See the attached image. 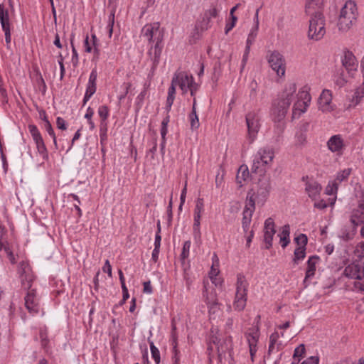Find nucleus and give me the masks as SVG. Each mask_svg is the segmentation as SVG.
I'll list each match as a JSON object with an SVG mask.
<instances>
[{"mask_svg":"<svg viewBox=\"0 0 364 364\" xmlns=\"http://www.w3.org/2000/svg\"><path fill=\"white\" fill-rule=\"evenodd\" d=\"M295 82H288L285 85L283 91L274 100L272 108V117L273 121L277 123L276 129L278 134H281L284 129V122H282L289 110L292 100L296 97V101L293 105L292 117L299 118L304 113L309 106L311 97L309 92V88L306 86L301 88L298 93Z\"/></svg>","mask_w":364,"mask_h":364,"instance_id":"f257e3e1","label":"nucleus"},{"mask_svg":"<svg viewBox=\"0 0 364 364\" xmlns=\"http://www.w3.org/2000/svg\"><path fill=\"white\" fill-rule=\"evenodd\" d=\"M141 36L148 43L147 55L152 62V69L158 66L164 46V29L159 22L146 24L141 31Z\"/></svg>","mask_w":364,"mask_h":364,"instance_id":"f03ea898","label":"nucleus"},{"mask_svg":"<svg viewBox=\"0 0 364 364\" xmlns=\"http://www.w3.org/2000/svg\"><path fill=\"white\" fill-rule=\"evenodd\" d=\"M274 153L270 147L260 148L253 156L251 170L259 176H264L272 165Z\"/></svg>","mask_w":364,"mask_h":364,"instance_id":"7ed1b4c3","label":"nucleus"},{"mask_svg":"<svg viewBox=\"0 0 364 364\" xmlns=\"http://www.w3.org/2000/svg\"><path fill=\"white\" fill-rule=\"evenodd\" d=\"M249 283L242 274L237 275L235 284V295L233 301V308L235 311H242L245 309L247 300Z\"/></svg>","mask_w":364,"mask_h":364,"instance_id":"20e7f679","label":"nucleus"},{"mask_svg":"<svg viewBox=\"0 0 364 364\" xmlns=\"http://www.w3.org/2000/svg\"><path fill=\"white\" fill-rule=\"evenodd\" d=\"M308 36L311 39L318 41L325 35V23L322 12L310 16Z\"/></svg>","mask_w":364,"mask_h":364,"instance_id":"39448f33","label":"nucleus"},{"mask_svg":"<svg viewBox=\"0 0 364 364\" xmlns=\"http://www.w3.org/2000/svg\"><path fill=\"white\" fill-rule=\"evenodd\" d=\"M358 62L352 52L346 50L343 58V80L355 78L358 75Z\"/></svg>","mask_w":364,"mask_h":364,"instance_id":"423d86ee","label":"nucleus"},{"mask_svg":"<svg viewBox=\"0 0 364 364\" xmlns=\"http://www.w3.org/2000/svg\"><path fill=\"white\" fill-rule=\"evenodd\" d=\"M358 9L353 1H347L343 6V31H348L356 23Z\"/></svg>","mask_w":364,"mask_h":364,"instance_id":"0eeeda50","label":"nucleus"},{"mask_svg":"<svg viewBox=\"0 0 364 364\" xmlns=\"http://www.w3.org/2000/svg\"><path fill=\"white\" fill-rule=\"evenodd\" d=\"M267 61L270 68L277 75L283 77L286 73V60L284 55L277 50H274L267 56Z\"/></svg>","mask_w":364,"mask_h":364,"instance_id":"6e6552de","label":"nucleus"},{"mask_svg":"<svg viewBox=\"0 0 364 364\" xmlns=\"http://www.w3.org/2000/svg\"><path fill=\"white\" fill-rule=\"evenodd\" d=\"M344 274L348 278L355 279L353 284L356 289L364 291V282H361L362 279H364L363 274L358 262H353L346 267Z\"/></svg>","mask_w":364,"mask_h":364,"instance_id":"1a4fd4ad","label":"nucleus"},{"mask_svg":"<svg viewBox=\"0 0 364 364\" xmlns=\"http://www.w3.org/2000/svg\"><path fill=\"white\" fill-rule=\"evenodd\" d=\"M17 272L23 289H30L33 281V274L29 264L26 261L19 263Z\"/></svg>","mask_w":364,"mask_h":364,"instance_id":"9d476101","label":"nucleus"},{"mask_svg":"<svg viewBox=\"0 0 364 364\" xmlns=\"http://www.w3.org/2000/svg\"><path fill=\"white\" fill-rule=\"evenodd\" d=\"M245 336L249 346L251 360L254 362L255 356L257 351V343L259 338V326H255L252 328H249Z\"/></svg>","mask_w":364,"mask_h":364,"instance_id":"9b49d317","label":"nucleus"},{"mask_svg":"<svg viewBox=\"0 0 364 364\" xmlns=\"http://www.w3.org/2000/svg\"><path fill=\"white\" fill-rule=\"evenodd\" d=\"M246 123L248 132V138L250 142H253L259 130V117L255 112H250L246 115Z\"/></svg>","mask_w":364,"mask_h":364,"instance_id":"f8f14e48","label":"nucleus"},{"mask_svg":"<svg viewBox=\"0 0 364 364\" xmlns=\"http://www.w3.org/2000/svg\"><path fill=\"white\" fill-rule=\"evenodd\" d=\"M213 343L217 345L218 352V359L220 362L222 361L223 355L228 353L230 360H233V342L231 336H227L222 341L215 338Z\"/></svg>","mask_w":364,"mask_h":364,"instance_id":"ddd939ff","label":"nucleus"},{"mask_svg":"<svg viewBox=\"0 0 364 364\" xmlns=\"http://www.w3.org/2000/svg\"><path fill=\"white\" fill-rule=\"evenodd\" d=\"M28 291L24 298L25 306L28 311L34 316L39 313L41 305L39 298L36 294V290L33 289H28Z\"/></svg>","mask_w":364,"mask_h":364,"instance_id":"4468645a","label":"nucleus"},{"mask_svg":"<svg viewBox=\"0 0 364 364\" xmlns=\"http://www.w3.org/2000/svg\"><path fill=\"white\" fill-rule=\"evenodd\" d=\"M173 79L176 80L177 85L179 86L183 93L188 92V88L196 83L193 77L184 72L175 73Z\"/></svg>","mask_w":364,"mask_h":364,"instance_id":"2eb2a0df","label":"nucleus"},{"mask_svg":"<svg viewBox=\"0 0 364 364\" xmlns=\"http://www.w3.org/2000/svg\"><path fill=\"white\" fill-rule=\"evenodd\" d=\"M276 233L274 221L272 218L265 220L264 224V241L266 249L272 246L274 235Z\"/></svg>","mask_w":364,"mask_h":364,"instance_id":"dca6fc26","label":"nucleus"},{"mask_svg":"<svg viewBox=\"0 0 364 364\" xmlns=\"http://www.w3.org/2000/svg\"><path fill=\"white\" fill-rule=\"evenodd\" d=\"M92 41H89L88 35H86L84 40L85 50L87 53H93L94 58L98 59L100 54V50L99 48L100 43L95 34H92Z\"/></svg>","mask_w":364,"mask_h":364,"instance_id":"f3484780","label":"nucleus"},{"mask_svg":"<svg viewBox=\"0 0 364 364\" xmlns=\"http://www.w3.org/2000/svg\"><path fill=\"white\" fill-rule=\"evenodd\" d=\"M208 283L205 281L203 282V296L205 299V301L210 310L214 309L218 304L217 294L214 289L209 290L208 287Z\"/></svg>","mask_w":364,"mask_h":364,"instance_id":"a211bd4d","label":"nucleus"},{"mask_svg":"<svg viewBox=\"0 0 364 364\" xmlns=\"http://www.w3.org/2000/svg\"><path fill=\"white\" fill-rule=\"evenodd\" d=\"M319 260V257L316 255H313L309 257V259L307 260L306 262L307 267L306 270V275L304 279V284H305V287L308 286L309 279H311L312 277H314L316 270V265L318 263Z\"/></svg>","mask_w":364,"mask_h":364,"instance_id":"6ab92c4d","label":"nucleus"},{"mask_svg":"<svg viewBox=\"0 0 364 364\" xmlns=\"http://www.w3.org/2000/svg\"><path fill=\"white\" fill-rule=\"evenodd\" d=\"M280 335L277 331H274L269 336V343L268 348V353L271 354L282 350L286 344L279 340Z\"/></svg>","mask_w":364,"mask_h":364,"instance_id":"aec40b11","label":"nucleus"},{"mask_svg":"<svg viewBox=\"0 0 364 364\" xmlns=\"http://www.w3.org/2000/svg\"><path fill=\"white\" fill-rule=\"evenodd\" d=\"M332 95L329 90H324L318 98L319 109L323 112H329L333 109L331 105Z\"/></svg>","mask_w":364,"mask_h":364,"instance_id":"412c9836","label":"nucleus"},{"mask_svg":"<svg viewBox=\"0 0 364 364\" xmlns=\"http://www.w3.org/2000/svg\"><path fill=\"white\" fill-rule=\"evenodd\" d=\"M321 186L314 180H308L305 184V191L309 198L316 200L320 195Z\"/></svg>","mask_w":364,"mask_h":364,"instance_id":"4be33fe9","label":"nucleus"},{"mask_svg":"<svg viewBox=\"0 0 364 364\" xmlns=\"http://www.w3.org/2000/svg\"><path fill=\"white\" fill-rule=\"evenodd\" d=\"M325 0H307L305 10L309 16L316 14V12H322Z\"/></svg>","mask_w":364,"mask_h":364,"instance_id":"5701e85b","label":"nucleus"},{"mask_svg":"<svg viewBox=\"0 0 364 364\" xmlns=\"http://www.w3.org/2000/svg\"><path fill=\"white\" fill-rule=\"evenodd\" d=\"M97 72L96 69H92L86 85L85 93L90 96H92L97 90Z\"/></svg>","mask_w":364,"mask_h":364,"instance_id":"b1692460","label":"nucleus"},{"mask_svg":"<svg viewBox=\"0 0 364 364\" xmlns=\"http://www.w3.org/2000/svg\"><path fill=\"white\" fill-rule=\"evenodd\" d=\"M363 97H364V83L358 87L351 96L348 97L349 104L347 105V109L356 106Z\"/></svg>","mask_w":364,"mask_h":364,"instance_id":"393cba45","label":"nucleus"},{"mask_svg":"<svg viewBox=\"0 0 364 364\" xmlns=\"http://www.w3.org/2000/svg\"><path fill=\"white\" fill-rule=\"evenodd\" d=\"M271 181L269 178L259 180V188L257 190V195L262 198L264 200L269 196L271 191Z\"/></svg>","mask_w":364,"mask_h":364,"instance_id":"a878e982","label":"nucleus"},{"mask_svg":"<svg viewBox=\"0 0 364 364\" xmlns=\"http://www.w3.org/2000/svg\"><path fill=\"white\" fill-rule=\"evenodd\" d=\"M327 146L331 151L339 154L341 151V136L340 134L332 136L327 141Z\"/></svg>","mask_w":364,"mask_h":364,"instance_id":"bb28decb","label":"nucleus"},{"mask_svg":"<svg viewBox=\"0 0 364 364\" xmlns=\"http://www.w3.org/2000/svg\"><path fill=\"white\" fill-rule=\"evenodd\" d=\"M255 193L252 190L247 193V198H246V202H245V206L242 213H247V214L252 215L253 213L255 212Z\"/></svg>","mask_w":364,"mask_h":364,"instance_id":"cd10ccee","label":"nucleus"},{"mask_svg":"<svg viewBox=\"0 0 364 364\" xmlns=\"http://www.w3.org/2000/svg\"><path fill=\"white\" fill-rule=\"evenodd\" d=\"M28 128L33 140L36 144V149L39 146H43L45 143L38 127L34 124H29Z\"/></svg>","mask_w":364,"mask_h":364,"instance_id":"c85d7f7f","label":"nucleus"},{"mask_svg":"<svg viewBox=\"0 0 364 364\" xmlns=\"http://www.w3.org/2000/svg\"><path fill=\"white\" fill-rule=\"evenodd\" d=\"M290 226L287 224L282 228L281 232L278 235L280 238V243L283 248H285L290 242Z\"/></svg>","mask_w":364,"mask_h":364,"instance_id":"c756f323","label":"nucleus"},{"mask_svg":"<svg viewBox=\"0 0 364 364\" xmlns=\"http://www.w3.org/2000/svg\"><path fill=\"white\" fill-rule=\"evenodd\" d=\"M0 23L2 28L11 27L9 11L2 4H0Z\"/></svg>","mask_w":364,"mask_h":364,"instance_id":"7c9ffc66","label":"nucleus"},{"mask_svg":"<svg viewBox=\"0 0 364 364\" xmlns=\"http://www.w3.org/2000/svg\"><path fill=\"white\" fill-rule=\"evenodd\" d=\"M218 14V10L216 8H212L207 11L204 14L203 21L205 25L201 26V29L207 30L209 27V23L212 18H216Z\"/></svg>","mask_w":364,"mask_h":364,"instance_id":"2f4dec72","label":"nucleus"},{"mask_svg":"<svg viewBox=\"0 0 364 364\" xmlns=\"http://www.w3.org/2000/svg\"><path fill=\"white\" fill-rule=\"evenodd\" d=\"M249 173V170L247 166L242 165L239 168L236 180L240 186H242V183L248 178Z\"/></svg>","mask_w":364,"mask_h":364,"instance_id":"473e14b6","label":"nucleus"},{"mask_svg":"<svg viewBox=\"0 0 364 364\" xmlns=\"http://www.w3.org/2000/svg\"><path fill=\"white\" fill-rule=\"evenodd\" d=\"M148 342H149V346H150L151 358H153V360H154L156 364H159L160 361H161V355H160L159 350L154 345V342L150 340V338L148 339Z\"/></svg>","mask_w":364,"mask_h":364,"instance_id":"72a5a7b5","label":"nucleus"},{"mask_svg":"<svg viewBox=\"0 0 364 364\" xmlns=\"http://www.w3.org/2000/svg\"><path fill=\"white\" fill-rule=\"evenodd\" d=\"M97 113L99 117L101 119V127L105 124L106 125L105 122L109 117V110L107 105H101L98 107Z\"/></svg>","mask_w":364,"mask_h":364,"instance_id":"f704fd0d","label":"nucleus"},{"mask_svg":"<svg viewBox=\"0 0 364 364\" xmlns=\"http://www.w3.org/2000/svg\"><path fill=\"white\" fill-rule=\"evenodd\" d=\"M294 257L293 259V261L295 264H298L301 260H303L306 257V247H296L294 250Z\"/></svg>","mask_w":364,"mask_h":364,"instance_id":"c9c22d12","label":"nucleus"},{"mask_svg":"<svg viewBox=\"0 0 364 364\" xmlns=\"http://www.w3.org/2000/svg\"><path fill=\"white\" fill-rule=\"evenodd\" d=\"M259 27L257 26H253L252 28L250 31V33L248 34L247 41H246V46L251 47V46L255 43V39L257 36Z\"/></svg>","mask_w":364,"mask_h":364,"instance_id":"e433bc0d","label":"nucleus"},{"mask_svg":"<svg viewBox=\"0 0 364 364\" xmlns=\"http://www.w3.org/2000/svg\"><path fill=\"white\" fill-rule=\"evenodd\" d=\"M189 121L191 124V128L193 129H196L199 127L200 123H199V119L197 115L196 110H192L191 112L189 114Z\"/></svg>","mask_w":364,"mask_h":364,"instance_id":"4c0bfd02","label":"nucleus"},{"mask_svg":"<svg viewBox=\"0 0 364 364\" xmlns=\"http://www.w3.org/2000/svg\"><path fill=\"white\" fill-rule=\"evenodd\" d=\"M252 215L242 213V228L245 233H247L252 221Z\"/></svg>","mask_w":364,"mask_h":364,"instance_id":"58836bf2","label":"nucleus"},{"mask_svg":"<svg viewBox=\"0 0 364 364\" xmlns=\"http://www.w3.org/2000/svg\"><path fill=\"white\" fill-rule=\"evenodd\" d=\"M42 119L44 122V124H43L44 129L48 132V134L50 136H54V135L55 134L54 132V130H53V129L52 127L51 124L50 123L49 120L48 119V117H47L45 112H43Z\"/></svg>","mask_w":364,"mask_h":364,"instance_id":"ea45409f","label":"nucleus"},{"mask_svg":"<svg viewBox=\"0 0 364 364\" xmlns=\"http://www.w3.org/2000/svg\"><path fill=\"white\" fill-rule=\"evenodd\" d=\"M338 183L336 181H330L326 188V193L328 196L334 195L338 191Z\"/></svg>","mask_w":364,"mask_h":364,"instance_id":"a19ab883","label":"nucleus"},{"mask_svg":"<svg viewBox=\"0 0 364 364\" xmlns=\"http://www.w3.org/2000/svg\"><path fill=\"white\" fill-rule=\"evenodd\" d=\"M114 24V11H112L108 17V23L107 26V30L108 31V36L110 38L113 33V27Z\"/></svg>","mask_w":364,"mask_h":364,"instance_id":"79ce46f5","label":"nucleus"},{"mask_svg":"<svg viewBox=\"0 0 364 364\" xmlns=\"http://www.w3.org/2000/svg\"><path fill=\"white\" fill-rule=\"evenodd\" d=\"M74 38V36L72 35V38L70 39L71 41V47H72V58H71V62L73 63V65L74 67H77L79 63V58H78V53L77 52V50L75 49L73 43V38Z\"/></svg>","mask_w":364,"mask_h":364,"instance_id":"37998d69","label":"nucleus"},{"mask_svg":"<svg viewBox=\"0 0 364 364\" xmlns=\"http://www.w3.org/2000/svg\"><path fill=\"white\" fill-rule=\"evenodd\" d=\"M191 245V242L190 240H187V241L184 242L183 248H182V252L181 254V259L184 260L188 257Z\"/></svg>","mask_w":364,"mask_h":364,"instance_id":"c03bdc74","label":"nucleus"},{"mask_svg":"<svg viewBox=\"0 0 364 364\" xmlns=\"http://www.w3.org/2000/svg\"><path fill=\"white\" fill-rule=\"evenodd\" d=\"M147 94V91L146 89H144L136 97L135 104L137 107V109H141L142 107V105L144 103V100L145 99V97Z\"/></svg>","mask_w":364,"mask_h":364,"instance_id":"a18cd8bd","label":"nucleus"},{"mask_svg":"<svg viewBox=\"0 0 364 364\" xmlns=\"http://www.w3.org/2000/svg\"><path fill=\"white\" fill-rule=\"evenodd\" d=\"M305 354V346L304 344H300L298 347L294 349L293 357L294 358H299V360L301 358L304 356Z\"/></svg>","mask_w":364,"mask_h":364,"instance_id":"49530a36","label":"nucleus"},{"mask_svg":"<svg viewBox=\"0 0 364 364\" xmlns=\"http://www.w3.org/2000/svg\"><path fill=\"white\" fill-rule=\"evenodd\" d=\"M294 240L299 245V247H306V245L308 242V238L305 234H300L299 236L294 238Z\"/></svg>","mask_w":364,"mask_h":364,"instance_id":"de8ad7c7","label":"nucleus"},{"mask_svg":"<svg viewBox=\"0 0 364 364\" xmlns=\"http://www.w3.org/2000/svg\"><path fill=\"white\" fill-rule=\"evenodd\" d=\"M355 255L358 258L364 257V241L358 243L353 251Z\"/></svg>","mask_w":364,"mask_h":364,"instance_id":"09e8293b","label":"nucleus"},{"mask_svg":"<svg viewBox=\"0 0 364 364\" xmlns=\"http://www.w3.org/2000/svg\"><path fill=\"white\" fill-rule=\"evenodd\" d=\"M204 210V203H203V198H198L196 208L194 210V214L195 215H200L202 212Z\"/></svg>","mask_w":364,"mask_h":364,"instance_id":"8fccbe9b","label":"nucleus"},{"mask_svg":"<svg viewBox=\"0 0 364 364\" xmlns=\"http://www.w3.org/2000/svg\"><path fill=\"white\" fill-rule=\"evenodd\" d=\"M37 151L44 161H47L48 159V153L46 144L38 147Z\"/></svg>","mask_w":364,"mask_h":364,"instance_id":"3c124183","label":"nucleus"},{"mask_svg":"<svg viewBox=\"0 0 364 364\" xmlns=\"http://www.w3.org/2000/svg\"><path fill=\"white\" fill-rule=\"evenodd\" d=\"M172 363H180L181 360V353L178 348L172 349Z\"/></svg>","mask_w":364,"mask_h":364,"instance_id":"603ef678","label":"nucleus"},{"mask_svg":"<svg viewBox=\"0 0 364 364\" xmlns=\"http://www.w3.org/2000/svg\"><path fill=\"white\" fill-rule=\"evenodd\" d=\"M250 51V47L246 46H245V52H244V54H243V56H242V63H241V68L242 69H243L245 68V65L247 63Z\"/></svg>","mask_w":364,"mask_h":364,"instance_id":"864d4df0","label":"nucleus"},{"mask_svg":"<svg viewBox=\"0 0 364 364\" xmlns=\"http://www.w3.org/2000/svg\"><path fill=\"white\" fill-rule=\"evenodd\" d=\"M178 336L176 332H171L170 342L172 346V349L178 348Z\"/></svg>","mask_w":364,"mask_h":364,"instance_id":"5fc2aeb1","label":"nucleus"},{"mask_svg":"<svg viewBox=\"0 0 364 364\" xmlns=\"http://www.w3.org/2000/svg\"><path fill=\"white\" fill-rule=\"evenodd\" d=\"M201 215H195L194 214V222H193V230L194 232L200 231V220Z\"/></svg>","mask_w":364,"mask_h":364,"instance_id":"6e6d98bb","label":"nucleus"},{"mask_svg":"<svg viewBox=\"0 0 364 364\" xmlns=\"http://www.w3.org/2000/svg\"><path fill=\"white\" fill-rule=\"evenodd\" d=\"M56 124L59 129L65 130L67 129L65 121L60 117H57Z\"/></svg>","mask_w":364,"mask_h":364,"instance_id":"4d7b16f0","label":"nucleus"},{"mask_svg":"<svg viewBox=\"0 0 364 364\" xmlns=\"http://www.w3.org/2000/svg\"><path fill=\"white\" fill-rule=\"evenodd\" d=\"M319 358L317 356H311L304 360L301 364H318Z\"/></svg>","mask_w":364,"mask_h":364,"instance_id":"13d9d810","label":"nucleus"},{"mask_svg":"<svg viewBox=\"0 0 364 364\" xmlns=\"http://www.w3.org/2000/svg\"><path fill=\"white\" fill-rule=\"evenodd\" d=\"M102 270L103 272H107L109 277H112V267L108 259L105 261V264L102 267Z\"/></svg>","mask_w":364,"mask_h":364,"instance_id":"bf43d9fd","label":"nucleus"},{"mask_svg":"<svg viewBox=\"0 0 364 364\" xmlns=\"http://www.w3.org/2000/svg\"><path fill=\"white\" fill-rule=\"evenodd\" d=\"M5 35V41L7 44H9L11 41V27H6V28H2Z\"/></svg>","mask_w":364,"mask_h":364,"instance_id":"052dcab7","label":"nucleus"},{"mask_svg":"<svg viewBox=\"0 0 364 364\" xmlns=\"http://www.w3.org/2000/svg\"><path fill=\"white\" fill-rule=\"evenodd\" d=\"M144 289L143 291L146 294H151L153 292L151 282L147 281L143 283Z\"/></svg>","mask_w":364,"mask_h":364,"instance_id":"680f3d73","label":"nucleus"},{"mask_svg":"<svg viewBox=\"0 0 364 364\" xmlns=\"http://www.w3.org/2000/svg\"><path fill=\"white\" fill-rule=\"evenodd\" d=\"M40 338L41 339V345L43 347H46L47 343H48V340L47 338V333H46V331L41 330Z\"/></svg>","mask_w":364,"mask_h":364,"instance_id":"e2e57ef3","label":"nucleus"},{"mask_svg":"<svg viewBox=\"0 0 364 364\" xmlns=\"http://www.w3.org/2000/svg\"><path fill=\"white\" fill-rule=\"evenodd\" d=\"M178 86L176 80H173L172 78L171 86L169 87L168 90V95H176V87Z\"/></svg>","mask_w":364,"mask_h":364,"instance_id":"0e129e2a","label":"nucleus"},{"mask_svg":"<svg viewBox=\"0 0 364 364\" xmlns=\"http://www.w3.org/2000/svg\"><path fill=\"white\" fill-rule=\"evenodd\" d=\"M94 109L90 107H88L86 113L85 114V118L88 121L92 119V116L94 115Z\"/></svg>","mask_w":364,"mask_h":364,"instance_id":"69168bd1","label":"nucleus"},{"mask_svg":"<svg viewBox=\"0 0 364 364\" xmlns=\"http://www.w3.org/2000/svg\"><path fill=\"white\" fill-rule=\"evenodd\" d=\"M161 240V235L159 234V232H156L155 239H154V247H156L157 249H160Z\"/></svg>","mask_w":364,"mask_h":364,"instance_id":"338daca9","label":"nucleus"},{"mask_svg":"<svg viewBox=\"0 0 364 364\" xmlns=\"http://www.w3.org/2000/svg\"><path fill=\"white\" fill-rule=\"evenodd\" d=\"M160 249H157L156 247H154L152 254H151V260H153L154 262H156L159 259Z\"/></svg>","mask_w":364,"mask_h":364,"instance_id":"774afa93","label":"nucleus"}]
</instances>
